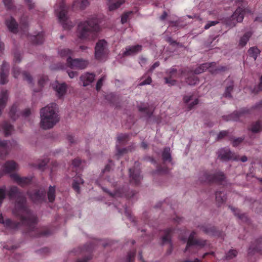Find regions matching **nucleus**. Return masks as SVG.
Listing matches in <instances>:
<instances>
[{
	"instance_id": "obj_1",
	"label": "nucleus",
	"mask_w": 262,
	"mask_h": 262,
	"mask_svg": "<svg viewBox=\"0 0 262 262\" xmlns=\"http://www.w3.org/2000/svg\"><path fill=\"white\" fill-rule=\"evenodd\" d=\"M7 196L10 200L14 201L13 213L19 218L23 225L26 226V234L31 237H39L52 233V231L47 227H36L37 218L27 206V198L18 187L10 186L7 191L5 186L0 187V207Z\"/></svg>"
},
{
	"instance_id": "obj_2",
	"label": "nucleus",
	"mask_w": 262,
	"mask_h": 262,
	"mask_svg": "<svg viewBox=\"0 0 262 262\" xmlns=\"http://www.w3.org/2000/svg\"><path fill=\"white\" fill-rule=\"evenodd\" d=\"M111 165L107 164L105 168L102 171V174L100 178L97 180L96 183L100 186L103 190L111 196L113 198L125 196L127 198H131L135 194L134 191H129L127 186L120 188L118 186L117 182H112L109 178H104L105 173L110 171Z\"/></svg>"
},
{
	"instance_id": "obj_3",
	"label": "nucleus",
	"mask_w": 262,
	"mask_h": 262,
	"mask_svg": "<svg viewBox=\"0 0 262 262\" xmlns=\"http://www.w3.org/2000/svg\"><path fill=\"white\" fill-rule=\"evenodd\" d=\"M100 19L97 15H94L88 20L80 22L78 25V36L81 39L88 40L95 39L100 30Z\"/></svg>"
},
{
	"instance_id": "obj_4",
	"label": "nucleus",
	"mask_w": 262,
	"mask_h": 262,
	"mask_svg": "<svg viewBox=\"0 0 262 262\" xmlns=\"http://www.w3.org/2000/svg\"><path fill=\"white\" fill-rule=\"evenodd\" d=\"M56 108V104L52 103L40 110V125L42 128L44 129L51 128L59 121Z\"/></svg>"
},
{
	"instance_id": "obj_5",
	"label": "nucleus",
	"mask_w": 262,
	"mask_h": 262,
	"mask_svg": "<svg viewBox=\"0 0 262 262\" xmlns=\"http://www.w3.org/2000/svg\"><path fill=\"white\" fill-rule=\"evenodd\" d=\"M225 173L220 170L212 173L207 170L200 172L199 180L201 183L222 184L226 181Z\"/></svg>"
},
{
	"instance_id": "obj_6",
	"label": "nucleus",
	"mask_w": 262,
	"mask_h": 262,
	"mask_svg": "<svg viewBox=\"0 0 262 262\" xmlns=\"http://www.w3.org/2000/svg\"><path fill=\"white\" fill-rule=\"evenodd\" d=\"M55 12L64 29L70 30L73 27L72 23L68 20V7L63 0L59 1L56 4L55 7Z\"/></svg>"
},
{
	"instance_id": "obj_7",
	"label": "nucleus",
	"mask_w": 262,
	"mask_h": 262,
	"mask_svg": "<svg viewBox=\"0 0 262 262\" xmlns=\"http://www.w3.org/2000/svg\"><path fill=\"white\" fill-rule=\"evenodd\" d=\"M195 235L196 232L194 231H192L189 235L185 252H188L190 254L195 253L198 251L195 246L203 248L206 245L207 241L200 238H195Z\"/></svg>"
},
{
	"instance_id": "obj_8",
	"label": "nucleus",
	"mask_w": 262,
	"mask_h": 262,
	"mask_svg": "<svg viewBox=\"0 0 262 262\" xmlns=\"http://www.w3.org/2000/svg\"><path fill=\"white\" fill-rule=\"evenodd\" d=\"M215 65L216 63L214 62L203 63L194 70V74H200L207 69H208L209 71L212 74H215L220 71H224L227 69L226 67L223 66L215 67Z\"/></svg>"
},
{
	"instance_id": "obj_9",
	"label": "nucleus",
	"mask_w": 262,
	"mask_h": 262,
	"mask_svg": "<svg viewBox=\"0 0 262 262\" xmlns=\"http://www.w3.org/2000/svg\"><path fill=\"white\" fill-rule=\"evenodd\" d=\"M80 163L81 161L78 158H76L73 160L72 163V170L73 171H76L75 173V176H76L73 180L72 187L73 189L78 193L80 192V188L79 186V184H83L84 182L83 180L81 178V177H80L79 176H77L78 172H77V170Z\"/></svg>"
},
{
	"instance_id": "obj_10",
	"label": "nucleus",
	"mask_w": 262,
	"mask_h": 262,
	"mask_svg": "<svg viewBox=\"0 0 262 262\" xmlns=\"http://www.w3.org/2000/svg\"><path fill=\"white\" fill-rule=\"evenodd\" d=\"M243 3V0H237V3H239V5ZM247 13L251 14V11L248 8H245V6L241 4L232 15V18L233 20H236L237 22H242L244 15Z\"/></svg>"
},
{
	"instance_id": "obj_11",
	"label": "nucleus",
	"mask_w": 262,
	"mask_h": 262,
	"mask_svg": "<svg viewBox=\"0 0 262 262\" xmlns=\"http://www.w3.org/2000/svg\"><path fill=\"white\" fill-rule=\"evenodd\" d=\"M67 63L71 69H84L88 66L89 62L82 59H72V57H69L67 59Z\"/></svg>"
},
{
	"instance_id": "obj_12",
	"label": "nucleus",
	"mask_w": 262,
	"mask_h": 262,
	"mask_svg": "<svg viewBox=\"0 0 262 262\" xmlns=\"http://www.w3.org/2000/svg\"><path fill=\"white\" fill-rule=\"evenodd\" d=\"M107 42L104 40H99L95 47V57L97 59H102L107 54Z\"/></svg>"
},
{
	"instance_id": "obj_13",
	"label": "nucleus",
	"mask_w": 262,
	"mask_h": 262,
	"mask_svg": "<svg viewBox=\"0 0 262 262\" xmlns=\"http://www.w3.org/2000/svg\"><path fill=\"white\" fill-rule=\"evenodd\" d=\"M28 195L34 203H40L46 200V192L44 189H39L34 192H28Z\"/></svg>"
},
{
	"instance_id": "obj_14",
	"label": "nucleus",
	"mask_w": 262,
	"mask_h": 262,
	"mask_svg": "<svg viewBox=\"0 0 262 262\" xmlns=\"http://www.w3.org/2000/svg\"><path fill=\"white\" fill-rule=\"evenodd\" d=\"M17 164L13 160L7 161L3 165L2 169L0 170V178L7 173H11L17 168Z\"/></svg>"
},
{
	"instance_id": "obj_15",
	"label": "nucleus",
	"mask_w": 262,
	"mask_h": 262,
	"mask_svg": "<svg viewBox=\"0 0 262 262\" xmlns=\"http://www.w3.org/2000/svg\"><path fill=\"white\" fill-rule=\"evenodd\" d=\"M130 182L135 185H138L142 179L139 168H132L129 169Z\"/></svg>"
},
{
	"instance_id": "obj_16",
	"label": "nucleus",
	"mask_w": 262,
	"mask_h": 262,
	"mask_svg": "<svg viewBox=\"0 0 262 262\" xmlns=\"http://www.w3.org/2000/svg\"><path fill=\"white\" fill-rule=\"evenodd\" d=\"M249 110L247 108H242L239 112H234L231 115L227 116H224V118L227 121H237L241 120V118L245 116L246 114H249Z\"/></svg>"
},
{
	"instance_id": "obj_17",
	"label": "nucleus",
	"mask_w": 262,
	"mask_h": 262,
	"mask_svg": "<svg viewBox=\"0 0 262 262\" xmlns=\"http://www.w3.org/2000/svg\"><path fill=\"white\" fill-rule=\"evenodd\" d=\"M173 232V229L172 228H167L164 230V235L162 236L161 239L162 244H169V249L168 250L167 253L170 254L172 251V243L171 236Z\"/></svg>"
},
{
	"instance_id": "obj_18",
	"label": "nucleus",
	"mask_w": 262,
	"mask_h": 262,
	"mask_svg": "<svg viewBox=\"0 0 262 262\" xmlns=\"http://www.w3.org/2000/svg\"><path fill=\"white\" fill-rule=\"evenodd\" d=\"M219 157L224 161L229 160H237V157L228 148H224L219 152Z\"/></svg>"
},
{
	"instance_id": "obj_19",
	"label": "nucleus",
	"mask_w": 262,
	"mask_h": 262,
	"mask_svg": "<svg viewBox=\"0 0 262 262\" xmlns=\"http://www.w3.org/2000/svg\"><path fill=\"white\" fill-rule=\"evenodd\" d=\"M201 229L205 233L209 235L219 237H222L224 235V233L222 232L217 230L215 227L211 225L203 226L201 227Z\"/></svg>"
},
{
	"instance_id": "obj_20",
	"label": "nucleus",
	"mask_w": 262,
	"mask_h": 262,
	"mask_svg": "<svg viewBox=\"0 0 262 262\" xmlns=\"http://www.w3.org/2000/svg\"><path fill=\"white\" fill-rule=\"evenodd\" d=\"M10 177L21 187H24L29 184L32 181V178L30 177H21L17 173L11 174Z\"/></svg>"
},
{
	"instance_id": "obj_21",
	"label": "nucleus",
	"mask_w": 262,
	"mask_h": 262,
	"mask_svg": "<svg viewBox=\"0 0 262 262\" xmlns=\"http://www.w3.org/2000/svg\"><path fill=\"white\" fill-rule=\"evenodd\" d=\"M167 77L164 78L165 82L169 85H174L176 83V80L172 78L177 77V70L174 68L167 70L166 72Z\"/></svg>"
},
{
	"instance_id": "obj_22",
	"label": "nucleus",
	"mask_w": 262,
	"mask_h": 262,
	"mask_svg": "<svg viewBox=\"0 0 262 262\" xmlns=\"http://www.w3.org/2000/svg\"><path fill=\"white\" fill-rule=\"evenodd\" d=\"M9 64L6 61H4L1 68L0 72V83L5 84L8 82V75L9 72Z\"/></svg>"
},
{
	"instance_id": "obj_23",
	"label": "nucleus",
	"mask_w": 262,
	"mask_h": 262,
	"mask_svg": "<svg viewBox=\"0 0 262 262\" xmlns=\"http://www.w3.org/2000/svg\"><path fill=\"white\" fill-rule=\"evenodd\" d=\"M262 248V238L256 240L255 244H252L248 249V254L252 255L255 252H259Z\"/></svg>"
},
{
	"instance_id": "obj_24",
	"label": "nucleus",
	"mask_w": 262,
	"mask_h": 262,
	"mask_svg": "<svg viewBox=\"0 0 262 262\" xmlns=\"http://www.w3.org/2000/svg\"><path fill=\"white\" fill-rule=\"evenodd\" d=\"M142 46L137 45L133 46H128L125 48V51L123 52L124 56H130L135 55L142 50Z\"/></svg>"
},
{
	"instance_id": "obj_25",
	"label": "nucleus",
	"mask_w": 262,
	"mask_h": 262,
	"mask_svg": "<svg viewBox=\"0 0 262 262\" xmlns=\"http://www.w3.org/2000/svg\"><path fill=\"white\" fill-rule=\"evenodd\" d=\"M224 84L226 85L225 92L223 94V96L226 98H231V92L233 89V81L230 78H227L225 81Z\"/></svg>"
},
{
	"instance_id": "obj_26",
	"label": "nucleus",
	"mask_w": 262,
	"mask_h": 262,
	"mask_svg": "<svg viewBox=\"0 0 262 262\" xmlns=\"http://www.w3.org/2000/svg\"><path fill=\"white\" fill-rule=\"evenodd\" d=\"M95 75L94 73H86L82 75L80 77V80L82 82L84 86L91 84L95 79Z\"/></svg>"
},
{
	"instance_id": "obj_27",
	"label": "nucleus",
	"mask_w": 262,
	"mask_h": 262,
	"mask_svg": "<svg viewBox=\"0 0 262 262\" xmlns=\"http://www.w3.org/2000/svg\"><path fill=\"white\" fill-rule=\"evenodd\" d=\"M6 24L9 30L13 33H16L18 31V24L16 20L12 17L6 20Z\"/></svg>"
},
{
	"instance_id": "obj_28",
	"label": "nucleus",
	"mask_w": 262,
	"mask_h": 262,
	"mask_svg": "<svg viewBox=\"0 0 262 262\" xmlns=\"http://www.w3.org/2000/svg\"><path fill=\"white\" fill-rule=\"evenodd\" d=\"M52 86L57 92L59 98L62 97L66 93L67 86L65 83L60 84L56 82L55 83L53 84Z\"/></svg>"
},
{
	"instance_id": "obj_29",
	"label": "nucleus",
	"mask_w": 262,
	"mask_h": 262,
	"mask_svg": "<svg viewBox=\"0 0 262 262\" xmlns=\"http://www.w3.org/2000/svg\"><path fill=\"white\" fill-rule=\"evenodd\" d=\"M28 38L33 44H41L44 41V33L41 32L36 35H30L28 36Z\"/></svg>"
},
{
	"instance_id": "obj_30",
	"label": "nucleus",
	"mask_w": 262,
	"mask_h": 262,
	"mask_svg": "<svg viewBox=\"0 0 262 262\" xmlns=\"http://www.w3.org/2000/svg\"><path fill=\"white\" fill-rule=\"evenodd\" d=\"M110 11H114L119 8L125 3V0H107Z\"/></svg>"
},
{
	"instance_id": "obj_31",
	"label": "nucleus",
	"mask_w": 262,
	"mask_h": 262,
	"mask_svg": "<svg viewBox=\"0 0 262 262\" xmlns=\"http://www.w3.org/2000/svg\"><path fill=\"white\" fill-rule=\"evenodd\" d=\"M20 223L14 221L10 219H6L5 221L4 226L10 229H17L20 226Z\"/></svg>"
},
{
	"instance_id": "obj_32",
	"label": "nucleus",
	"mask_w": 262,
	"mask_h": 262,
	"mask_svg": "<svg viewBox=\"0 0 262 262\" xmlns=\"http://www.w3.org/2000/svg\"><path fill=\"white\" fill-rule=\"evenodd\" d=\"M215 200L218 206L225 202L226 196L224 191H217L215 193Z\"/></svg>"
},
{
	"instance_id": "obj_33",
	"label": "nucleus",
	"mask_w": 262,
	"mask_h": 262,
	"mask_svg": "<svg viewBox=\"0 0 262 262\" xmlns=\"http://www.w3.org/2000/svg\"><path fill=\"white\" fill-rule=\"evenodd\" d=\"M89 4V0H75L73 3V7H78L80 9H84Z\"/></svg>"
},
{
	"instance_id": "obj_34",
	"label": "nucleus",
	"mask_w": 262,
	"mask_h": 262,
	"mask_svg": "<svg viewBox=\"0 0 262 262\" xmlns=\"http://www.w3.org/2000/svg\"><path fill=\"white\" fill-rule=\"evenodd\" d=\"M162 158L163 162H171L170 149L169 147H165L162 154Z\"/></svg>"
},
{
	"instance_id": "obj_35",
	"label": "nucleus",
	"mask_w": 262,
	"mask_h": 262,
	"mask_svg": "<svg viewBox=\"0 0 262 262\" xmlns=\"http://www.w3.org/2000/svg\"><path fill=\"white\" fill-rule=\"evenodd\" d=\"M252 133H256L262 130V124L260 121H257L252 123L249 128Z\"/></svg>"
},
{
	"instance_id": "obj_36",
	"label": "nucleus",
	"mask_w": 262,
	"mask_h": 262,
	"mask_svg": "<svg viewBox=\"0 0 262 262\" xmlns=\"http://www.w3.org/2000/svg\"><path fill=\"white\" fill-rule=\"evenodd\" d=\"M138 110L140 112L144 113L148 118H150L153 114L154 108L149 106H138Z\"/></svg>"
},
{
	"instance_id": "obj_37",
	"label": "nucleus",
	"mask_w": 262,
	"mask_h": 262,
	"mask_svg": "<svg viewBox=\"0 0 262 262\" xmlns=\"http://www.w3.org/2000/svg\"><path fill=\"white\" fill-rule=\"evenodd\" d=\"M73 53L72 50L67 48L62 49L58 51V54L61 57H67V59L69 57H71Z\"/></svg>"
},
{
	"instance_id": "obj_38",
	"label": "nucleus",
	"mask_w": 262,
	"mask_h": 262,
	"mask_svg": "<svg viewBox=\"0 0 262 262\" xmlns=\"http://www.w3.org/2000/svg\"><path fill=\"white\" fill-rule=\"evenodd\" d=\"M3 128L6 136L10 135L13 130V126L8 122H5L3 124Z\"/></svg>"
},
{
	"instance_id": "obj_39",
	"label": "nucleus",
	"mask_w": 262,
	"mask_h": 262,
	"mask_svg": "<svg viewBox=\"0 0 262 262\" xmlns=\"http://www.w3.org/2000/svg\"><path fill=\"white\" fill-rule=\"evenodd\" d=\"M251 35L252 34L250 32L245 33L243 36L241 38L239 42V45L241 47L245 46L249 40Z\"/></svg>"
},
{
	"instance_id": "obj_40",
	"label": "nucleus",
	"mask_w": 262,
	"mask_h": 262,
	"mask_svg": "<svg viewBox=\"0 0 262 262\" xmlns=\"http://www.w3.org/2000/svg\"><path fill=\"white\" fill-rule=\"evenodd\" d=\"M48 198L49 202H53L55 199V187L50 186L48 192Z\"/></svg>"
},
{
	"instance_id": "obj_41",
	"label": "nucleus",
	"mask_w": 262,
	"mask_h": 262,
	"mask_svg": "<svg viewBox=\"0 0 262 262\" xmlns=\"http://www.w3.org/2000/svg\"><path fill=\"white\" fill-rule=\"evenodd\" d=\"M248 52L249 55L251 57H253L254 58V60H255L256 59V58H257L258 55L260 53V51L256 47H251L249 49Z\"/></svg>"
},
{
	"instance_id": "obj_42",
	"label": "nucleus",
	"mask_w": 262,
	"mask_h": 262,
	"mask_svg": "<svg viewBox=\"0 0 262 262\" xmlns=\"http://www.w3.org/2000/svg\"><path fill=\"white\" fill-rule=\"evenodd\" d=\"M186 82L190 85H194L199 82V79L195 75H192L188 77L186 79Z\"/></svg>"
},
{
	"instance_id": "obj_43",
	"label": "nucleus",
	"mask_w": 262,
	"mask_h": 262,
	"mask_svg": "<svg viewBox=\"0 0 262 262\" xmlns=\"http://www.w3.org/2000/svg\"><path fill=\"white\" fill-rule=\"evenodd\" d=\"M231 209L233 211V212H234L235 215H236L237 216H238V217L239 219H241L243 222L248 223L249 219H248V217H247V215L246 214H244V213L242 214V213H240L238 212H237L236 211H237L238 210L237 209L232 208V207L231 208Z\"/></svg>"
},
{
	"instance_id": "obj_44",
	"label": "nucleus",
	"mask_w": 262,
	"mask_h": 262,
	"mask_svg": "<svg viewBox=\"0 0 262 262\" xmlns=\"http://www.w3.org/2000/svg\"><path fill=\"white\" fill-rule=\"evenodd\" d=\"M17 107V105L14 104L11 106L10 110L9 115L13 120H15L17 119V116L16 115Z\"/></svg>"
},
{
	"instance_id": "obj_45",
	"label": "nucleus",
	"mask_w": 262,
	"mask_h": 262,
	"mask_svg": "<svg viewBox=\"0 0 262 262\" xmlns=\"http://www.w3.org/2000/svg\"><path fill=\"white\" fill-rule=\"evenodd\" d=\"M133 13V12L130 11L128 12H126L124 13L122 16L121 18V22L122 24L126 23L128 19L129 16L130 15Z\"/></svg>"
},
{
	"instance_id": "obj_46",
	"label": "nucleus",
	"mask_w": 262,
	"mask_h": 262,
	"mask_svg": "<svg viewBox=\"0 0 262 262\" xmlns=\"http://www.w3.org/2000/svg\"><path fill=\"white\" fill-rule=\"evenodd\" d=\"M237 254V252L236 250H230L226 255L225 258L226 259H230L235 257Z\"/></svg>"
},
{
	"instance_id": "obj_47",
	"label": "nucleus",
	"mask_w": 262,
	"mask_h": 262,
	"mask_svg": "<svg viewBox=\"0 0 262 262\" xmlns=\"http://www.w3.org/2000/svg\"><path fill=\"white\" fill-rule=\"evenodd\" d=\"M129 135L128 134H119L117 137L118 141L119 143L126 142L128 140Z\"/></svg>"
},
{
	"instance_id": "obj_48",
	"label": "nucleus",
	"mask_w": 262,
	"mask_h": 262,
	"mask_svg": "<svg viewBox=\"0 0 262 262\" xmlns=\"http://www.w3.org/2000/svg\"><path fill=\"white\" fill-rule=\"evenodd\" d=\"M48 80V78L47 76L42 75L40 77L39 79L38 80V84L40 89H41L44 86L45 83Z\"/></svg>"
},
{
	"instance_id": "obj_49",
	"label": "nucleus",
	"mask_w": 262,
	"mask_h": 262,
	"mask_svg": "<svg viewBox=\"0 0 262 262\" xmlns=\"http://www.w3.org/2000/svg\"><path fill=\"white\" fill-rule=\"evenodd\" d=\"M135 255V250L129 252L127 256V262H134Z\"/></svg>"
},
{
	"instance_id": "obj_50",
	"label": "nucleus",
	"mask_w": 262,
	"mask_h": 262,
	"mask_svg": "<svg viewBox=\"0 0 262 262\" xmlns=\"http://www.w3.org/2000/svg\"><path fill=\"white\" fill-rule=\"evenodd\" d=\"M22 74L25 80H27L29 83H32V78L29 73L24 71L22 73Z\"/></svg>"
},
{
	"instance_id": "obj_51",
	"label": "nucleus",
	"mask_w": 262,
	"mask_h": 262,
	"mask_svg": "<svg viewBox=\"0 0 262 262\" xmlns=\"http://www.w3.org/2000/svg\"><path fill=\"white\" fill-rule=\"evenodd\" d=\"M105 79V76H103L98 80L96 86L97 91H99L101 89L103 85V82Z\"/></svg>"
},
{
	"instance_id": "obj_52",
	"label": "nucleus",
	"mask_w": 262,
	"mask_h": 262,
	"mask_svg": "<svg viewBox=\"0 0 262 262\" xmlns=\"http://www.w3.org/2000/svg\"><path fill=\"white\" fill-rule=\"evenodd\" d=\"M124 213L125 215L132 221L135 222V217H134L131 214V211L127 208H125L124 210Z\"/></svg>"
},
{
	"instance_id": "obj_53",
	"label": "nucleus",
	"mask_w": 262,
	"mask_h": 262,
	"mask_svg": "<svg viewBox=\"0 0 262 262\" xmlns=\"http://www.w3.org/2000/svg\"><path fill=\"white\" fill-rule=\"evenodd\" d=\"M48 162V160L46 159L42 160V161L37 165V168L40 170H43Z\"/></svg>"
},
{
	"instance_id": "obj_54",
	"label": "nucleus",
	"mask_w": 262,
	"mask_h": 262,
	"mask_svg": "<svg viewBox=\"0 0 262 262\" xmlns=\"http://www.w3.org/2000/svg\"><path fill=\"white\" fill-rule=\"evenodd\" d=\"M157 170L158 172L162 173H166L169 171L168 168L167 167H162L161 166H159L157 167Z\"/></svg>"
},
{
	"instance_id": "obj_55",
	"label": "nucleus",
	"mask_w": 262,
	"mask_h": 262,
	"mask_svg": "<svg viewBox=\"0 0 262 262\" xmlns=\"http://www.w3.org/2000/svg\"><path fill=\"white\" fill-rule=\"evenodd\" d=\"M3 2L8 9H11L13 8L12 0H3Z\"/></svg>"
},
{
	"instance_id": "obj_56",
	"label": "nucleus",
	"mask_w": 262,
	"mask_h": 262,
	"mask_svg": "<svg viewBox=\"0 0 262 262\" xmlns=\"http://www.w3.org/2000/svg\"><path fill=\"white\" fill-rule=\"evenodd\" d=\"M14 61L16 63H19L21 61V55L19 52H15L14 53Z\"/></svg>"
},
{
	"instance_id": "obj_57",
	"label": "nucleus",
	"mask_w": 262,
	"mask_h": 262,
	"mask_svg": "<svg viewBox=\"0 0 262 262\" xmlns=\"http://www.w3.org/2000/svg\"><path fill=\"white\" fill-rule=\"evenodd\" d=\"M20 74V71L18 67H14L13 68V75L14 77L17 78Z\"/></svg>"
},
{
	"instance_id": "obj_58",
	"label": "nucleus",
	"mask_w": 262,
	"mask_h": 262,
	"mask_svg": "<svg viewBox=\"0 0 262 262\" xmlns=\"http://www.w3.org/2000/svg\"><path fill=\"white\" fill-rule=\"evenodd\" d=\"M244 140L243 138H237L235 139L232 142L233 146L236 147L241 143Z\"/></svg>"
},
{
	"instance_id": "obj_59",
	"label": "nucleus",
	"mask_w": 262,
	"mask_h": 262,
	"mask_svg": "<svg viewBox=\"0 0 262 262\" xmlns=\"http://www.w3.org/2000/svg\"><path fill=\"white\" fill-rule=\"evenodd\" d=\"M117 156L118 157H120L122 155H123L124 154L126 153L128 149L126 148L120 149L119 148H117Z\"/></svg>"
},
{
	"instance_id": "obj_60",
	"label": "nucleus",
	"mask_w": 262,
	"mask_h": 262,
	"mask_svg": "<svg viewBox=\"0 0 262 262\" xmlns=\"http://www.w3.org/2000/svg\"><path fill=\"white\" fill-rule=\"evenodd\" d=\"M151 81V78L150 76H148L145 80L141 82L139 85L140 86H142L146 84H150Z\"/></svg>"
},
{
	"instance_id": "obj_61",
	"label": "nucleus",
	"mask_w": 262,
	"mask_h": 262,
	"mask_svg": "<svg viewBox=\"0 0 262 262\" xmlns=\"http://www.w3.org/2000/svg\"><path fill=\"white\" fill-rule=\"evenodd\" d=\"M218 21H208L205 26L204 27V29L205 30H207L211 26H215V25H216L217 24H218Z\"/></svg>"
},
{
	"instance_id": "obj_62",
	"label": "nucleus",
	"mask_w": 262,
	"mask_h": 262,
	"mask_svg": "<svg viewBox=\"0 0 262 262\" xmlns=\"http://www.w3.org/2000/svg\"><path fill=\"white\" fill-rule=\"evenodd\" d=\"M228 132L227 130H223L220 132V133L218 135L217 139H222L224 138V137L228 136Z\"/></svg>"
},
{
	"instance_id": "obj_63",
	"label": "nucleus",
	"mask_w": 262,
	"mask_h": 262,
	"mask_svg": "<svg viewBox=\"0 0 262 262\" xmlns=\"http://www.w3.org/2000/svg\"><path fill=\"white\" fill-rule=\"evenodd\" d=\"M254 92L255 93H258L259 91H262V75L260 78V83L257 88H254Z\"/></svg>"
},
{
	"instance_id": "obj_64",
	"label": "nucleus",
	"mask_w": 262,
	"mask_h": 262,
	"mask_svg": "<svg viewBox=\"0 0 262 262\" xmlns=\"http://www.w3.org/2000/svg\"><path fill=\"white\" fill-rule=\"evenodd\" d=\"M91 258H92V256L91 255H89L88 256H85L82 259H78L76 262H87L89 260H90Z\"/></svg>"
}]
</instances>
